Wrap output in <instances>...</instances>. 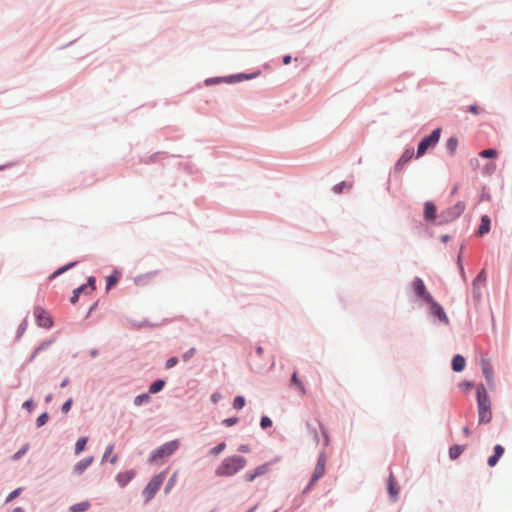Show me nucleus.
<instances>
[{
	"label": "nucleus",
	"mask_w": 512,
	"mask_h": 512,
	"mask_svg": "<svg viewBox=\"0 0 512 512\" xmlns=\"http://www.w3.org/2000/svg\"><path fill=\"white\" fill-rule=\"evenodd\" d=\"M463 434H464L465 436H469V435H470V429H469L468 427H464V428H463Z\"/></svg>",
	"instance_id": "55"
},
{
	"label": "nucleus",
	"mask_w": 512,
	"mask_h": 512,
	"mask_svg": "<svg viewBox=\"0 0 512 512\" xmlns=\"http://www.w3.org/2000/svg\"><path fill=\"white\" fill-rule=\"evenodd\" d=\"M90 507L89 502L84 501L70 507V512H85Z\"/></svg>",
	"instance_id": "22"
},
{
	"label": "nucleus",
	"mask_w": 512,
	"mask_h": 512,
	"mask_svg": "<svg viewBox=\"0 0 512 512\" xmlns=\"http://www.w3.org/2000/svg\"><path fill=\"white\" fill-rule=\"evenodd\" d=\"M225 448H226V444L224 442L220 443L210 450V454L217 456L218 454L222 453Z\"/></svg>",
	"instance_id": "32"
},
{
	"label": "nucleus",
	"mask_w": 512,
	"mask_h": 512,
	"mask_svg": "<svg viewBox=\"0 0 512 512\" xmlns=\"http://www.w3.org/2000/svg\"><path fill=\"white\" fill-rule=\"evenodd\" d=\"M413 154L414 152L411 149L404 151V153L401 155L400 159L397 162V166H403L406 163H408L412 159Z\"/></svg>",
	"instance_id": "21"
},
{
	"label": "nucleus",
	"mask_w": 512,
	"mask_h": 512,
	"mask_svg": "<svg viewBox=\"0 0 512 512\" xmlns=\"http://www.w3.org/2000/svg\"><path fill=\"white\" fill-rule=\"evenodd\" d=\"M325 466H326V457L324 455H320L316 466L314 468V472L311 478V481L306 488V490L310 489L325 473Z\"/></svg>",
	"instance_id": "7"
},
{
	"label": "nucleus",
	"mask_w": 512,
	"mask_h": 512,
	"mask_svg": "<svg viewBox=\"0 0 512 512\" xmlns=\"http://www.w3.org/2000/svg\"><path fill=\"white\" fill-rule=\"evenodd\" d=\"M465 367V359L463 356L457 354L452 359V369L455 372H461Z\"/></svg>",
	"instance_id": "17"
},
{
	"label": "nucleus",
	"mask_w": 512,
	"mask_h": 512,
	"mask_svg": "<svg viewBox=\"0 0 512 512\" xmlns=\"http://www.w3.org/2000/svg\"><path fill=\"white\" fill-rule=\"evenodd\" d=\"M238 422V419L236 417H231L223 420V424L230 427L235 425Z\"/></svg>",
	"instance_id": "39"
},
{
	"label": "nucleus",
	"mask_w": 512,
	"mask_h": 512,
	"mask_svg": "<svg viewBox=\"0 0 512 512\" xmlns=\"http://www.w3.org/2000/svg\"><path fill=\"white\" fill-rule=\"evenodd\" d=\"M118 279H119L118 273H114V274L108 276L106 289L109 290L110 288H112L118 282Z\"/></svg>",
	"instance_id": "27"
},
{
	"label": "nucleus",
	"mask_w": 512,
	"mask_h": 512,
	"mask_svg": "<svg viewBox=\"0 0 512 512\" xmlns=\"http://www.w3.org/2000/svg\"><path fill=\"white\" fill-rule=\"evenodd\" d=\"M469 111L473 114H478L479 113V108L476 106V105H471L469 107Z\"/></svg>",
	"instance_id": "50"
},
{
	"label": "nucleus",
	"mask_w": 512,
	"mask_h": 512,
	"mask_svg": "<svg viewBox=\"0 0 512 512\" xmlns=\"http://www.w3.org/2000/svg\"><path fill=\"white\" fill-rule=\"evenodd\" d=\"M485 278H486V275H485V271L482 270L478 276L476 277V279L474 280V285H476L477 283H480V282H484L485 281Z\"/></svg>",
	"instance_id": "41"
},
{
	"label": "nucleus",
	"mask_w": 512,
	"mask_h": 512,
	"mask_svg": "<svg viewBox=\"0 0 512 512\" xmlns=\"http://www.w3.org/2000/svg\"><path fill=\"white\" fill-rule=\"evenodd\" d=\"M440 135L441 129L437 128L430 135L424 137L418 145L417 157L423 156L429 148L434 147L438 143Z\"/></svg>",
	"instance_id": "5"
},
{
	"label": "nucleus",
	"mask_w": 512,
	"mask_h": 512,
	"mask_svg": "<svg viewBox=\"0 0 512 512\" xmlns=\"http://www.w3.org/2000/svg\"><path fill=\"white\" fill-rule=\"evenodd\" d=\"M165 479V472H161L152 477L150 482L143 490V496L145 498V502H149L157 493V491L162 486Z\"/></svg>",
	"instance_id": "4"
},
{
	"label": "nucleus",
	"mask_w": 512,
	"mask_h": 512,
	"mask_svg": "<svg viewBox=\"0 0 512 512\" xmlns=\"http://www.w3.org/2000/svg\"><path fill=\"white\" fill-rule=\"evenodd\" d=\"M387 488L390 497L396 499L399 494V486L392 472L390 473L388 478Z\"/></svg>",
	"instance_id": "11"
},
{
	"label": "nucleus",
	"mask_w": 512,
	"mask_h": 512,
	"mask_svg": "<svg viewBox=\"0 0 512 512\" xmlns=\"http://www.w3.org/2000/svg\"><path fill=\"white\" fill-rule=\"evenodd\" d=\"M503 454H504V448L499 444L496 445L494 447V454L488 458V465L490 467L495 466Z\"/></svg>",
	"instance_id": "14"
},
{
	"label": "nucleus",
	"mask_w": 512,
	"mask_h": 512,
	"mask_svg": "<svg viewBox=\"0 0 512 512\" xmlns=\"http://www.w3.org/2000/svg\"><path fill=\"white\" fill-rule=\"evenodd\" d=\"M113 449H114L113 445L107 446V448H106V450L104 452V455H103V460L107 459L112 454Z\"/></svg>",
	"instance_id": "45"
},
{
	"label": "nucleus",
	"mask_w": 512,
	"mask_h": 512,
	"mask_svg": "<svg viewBox=\"0 0 512 512\" xmlns=\"http://www.w3.org/2000/svg\"><path fill=\"white\" fill-rule=\"evenodd\" d=\"M322 433H323V436L325 438V444L328 445L329 443V437H328V434H327V431L322 429Z\"/></svg>",
	"instance_id": "54"
},
{
	"label": "nucleus",
	"mask_w": 512,
	"mask_h": 512,
	"mask_svg": "<svg viewBox=\"0 0 512 512\" xmlns=\"http://www.w3.org/2000/svg\"><path fill=\"white\" fill-rule=\"evenodd\" d=\"M424 217L428 221H432L436 217V207L432 202H426L424 206Z\"/></svg>",
	"instance_id": "16"
},
{
	"label": "nucleus",
	"mask_w": 512,
	"mask_h": 512,
	"mask_svg": "<svg viewBox=\"0 0 512 512\" xmlns=\"http://www.w3.org/2000/svg\"><path fill=\"white\" fill-rule=\"evenodd\" d=\"M464 449H465V446H461V445L451 446L450 449H449V456H450V458L452 460L457 459L462 454Z\"/></svg>",
	"instance_id": "20"
},
{
	"label": "nucleus",
	"mask_w": 512,
	"mask_h": 512,
	"mask_svg": "<svg viewBox=\"0 0 512 512\" xmlns=\"http://www.w3.org/2000/svg\"><path fill=\"white\" fill-rule=\"evenodd\" d=\"M245 406V398L243 396L235 397L233 401V407L237 410L242 409Z\"/></svg>",
	"instance_id": "29"
},
{
	"label": "nucleus",
	"mask_w": 512,
	"mask_h": 512,
	"mask_svg": "<svg viewBox=\"0 0 512 512\" xmlns=\"http://www.w3.org/2000/svg\"><path fill=\"white\" fill-rule=\"evenodd\" d=\"M290 62H291V56H289V55L284 56L283 63L285 65H288Z\"/></svg>",
	"instance_id": "53"
},
{
	"label": "nucleus",
	"mask_w": 512,
	"mask_h": 512,
	"mask_svg": "<svg viewBox=\"0 0 512 512\" xmlns=\"http://www.w3.org/2000/svg\"><path fill=\"white\" fill-rule=\"evenodd\" d=\"M180 446V442L178 440H172L155 449L150 457V463H159L163 458L169 457L172 455Z\"/></svg>",
	"instance_id": "3"
},
{
	"label": "nucleus",
	"mask_w": 512,
	"mask_h": 512,
	"mask_svg": "<svg viewBox=\"0 0 512 512\" xmlns=\"http://www.w3.org/2000/svg\"><path fill=\"white\" fill-rule=\"evenodd\" d=\"M262 352H263V349H262L261 347H258V348H257V353H258V354H261Z\"/></svg>",
	"instance_id": "60"
},
{
	"label": "nucleus",
	"mask_w": 512,
	"mask_h": 512,
	"mask_svg": "<svg viewBox=\"0 0 512 512\" xmlns=\"http://www.w3.org/2000/svg\"><path fill=\"white\" fill-rule=\"evenodd\" d=\"M32 406H33V401L32 400H27L22 405V407L24 409H27V410H31Z\"/></svg>",
	"instance_id": "47"
},
{
	"label": "nucleus",
	"mask_w": 512,
	"mask_h": 512,
	"mask_svg": "<svg viewBox=\"0 0 512 512\" xmlns=\"http://www.w3.org/2000/svg\"><path fill=\"white\" fill-rule=\"evenodd\" d=\"M22 491V488H17L15 490H13L6 498V502H11L13 499H15L16 497H18L20 495Z\"/></svg>",
	"instance_id": "35"
},
{
	"label": "nucleus",
	"mask_w": 512,
	"mask_h": 512,
	"mask_svg": "<svg viewBox=\"0 0 512 512\" xmlns=\"http://www.w3.org/2000/svg\"><path fill=\"white\" fill-rule=\"evenodd\" d=\"M481 367H482L483 374L486 378V381L490 385L493 382V368H492L490 362L485 359H482Z\"/></svg>",
	"instance_id": "12"
},
{
	"label": "nucleus",
	"mask_w": 512,
	"mask_h": 512,
	"mask_svg": "<svg viewBox=\"0 0 512 512\" xmlns=\"http://www.w3.org/2000/svg\"><path fill=\"white\" fill-rule=\"evenodd\" d=\"M76 264V262H72L70 264H67L61 268H59L58 270H56L51 276L50 278L53 279L59 275H61L62 273H64L65 271L69 270L70 268H72L74 265Z\"/></svg>",
	"instance_id": "28"
},
{
	"label": "nucleus",
	"mask_w": 512,
	"mask_h": 512,
	"mask_svg": "<svg viewBox=\"0 0 512 512\" xmlns=\"http://www.w3.org/2000/svg\"><path fill=\"white\" fill-rule=\"evenodd\" d=\"M220 399H221V394L220 393H214L211 396V400H212L213 403H217Z\"/></svg>",
	"instance_id": "48"
},
{
	"label": "nucleus",
	"mask_w": 512,
	"mask_h": 512,
	"mask_svg": "<svg viewBox=\"0 0 512 512\" xmlns=\"http://www.w3.org/2000/svg\"><path fill=\"white\" fill-rule=\"evenodd\" d=\"M150 396L149 394H141L135 397L134 404L136 406H140L142 403L149 401Z\"/></svg>",
	"instance_id": "31"
},
{
	"label": "nucleus",
	"mask_w": 512,
	"mask_h": 512,
	"mask_svg": "<svg viewBox=\"0 0 512 512\" xmlns=\"http://www.w3.org/2000/svg\"><path fill=\"white\" fill-rule=\"evenodd\" d=\"M47 345H48L47 343H43L39 347H37L31 356V360H33L36 357V355L39 353V351L45 349Z\"/></svg>",
	"instance_id": "44"
},
{
	"label": "nucleus",
	"mask_w": 512,
	"mask_h": 512,
	"mask_svg": "<svg viewBox=\"0 0 512 512\" xmlns=\"http://www.w3.org/2000/svg\"><path fill=\"white\" fill-rule=\"evenodd\" d=\"M458 146V140L457 138L455 137H450L448 140H447V143H446V147H447V150L449 151V153L451 155H454L455 151H456V148Z\"/></svg>",
	"instance_id": "23"
},
{
	"label": "nucleus",
	"mask_w": 512,
	"mask_h": 512,
	"mask_svg": "<svg viewBox=\"0 0 512 512\" xmlns=\"http://www.w3.org/2000/svg\"><path fill=\"white\" fill-rule=\"evenodd\" d=\"M479 423H489L492 418L490 400L483 384L477 386Z\"/></svg>",
	"instance_id": "2"
},
{
	"label": "nucleus",
	"mask_w": 512,
	"mask_h": 512,
	"mask_svg": "<svg viewBox=\"0 0 512 512\" xmlns=\"http://www.w3.org/2000/svg\"><path fill=\"white\" fill-rule=\"evenodd\" d=\"M165 385V381L163 380H157L153 382L149 387V393H157L163 389Z\"/></svg>",
	"instance_id": "24"
},
{
	"label": "nucleus",
	"mask_w": 512,
	"mask_h": 512,
	"mask_svg": "<svg viewBox=\"0 0 512 512\" xmlns=\"http://www.w3.org/2000/svg\"><path fill=\"white\" fill-rule=\"evenodd\" d=\"M177 474H178V472L175 471L173 473V475L170 477V479H169V481H168V483H167V485L165 487V492L166 493L169 492L174 487V485L176 484Z\"/></svg>",
	"instance_id": "30"
},
{
	"label": "nucleus",
	"mask_w": 512,
	"mask_h": 512,
	"mask_svg": "<svg viewBox=\"0 0 512 512\" xmlns=\"http://www.w3.org/2000/svg\"><path fill=\"white\" fill-rule=\"evenodd\" d=\"M93 462V457L82 459L75 464L73 470L76 474H82Z\"/></svg>",
	"instance_id": "15"
},
{
	"label": "nucleus",
	"mask_w": 512,
	"mask_h": 512,
	"mask_svg": "<svg viewBox=\"0 0 512 512\" xmlns=\"http://www.w3.org/2000/svg\"><path fill=\"white\" fill-rule=\"evenodd\" d=\"M68 384V379H64L61 383V387H65Z\"/></svg>",
	"instance_id": "57"
},
{
	"label": "nucleus",
	"mask_w": 512,
	"mask_h": 512,
	"mask_svg": "<svg viewBox=\"0 0 512 512\" xmlns=\"http://www.w3.org/2000/svg\"><path fill=\"white\" fill-rule=\"evenodd\" d=\"M247 464L244 457L233 455L225 458L216 468L215 473L219 477L232 476L242 470Z\"/></svg>",
	"instance_id": "1"
},
{
	"label": "nucleus",
	"mask_w": 512,
	"mask_h": 512,
	"mask_svg": "<svg viewBox=\"0 0 512 512\" xmlns=\"http://www.w3.org/2000/svg\"><path fill=\"white\" fill-rule=\"evenodd\" d=\"M412 285L414 292L418 297L422 298L426 303L432 302L433 298L427 291L424 282L420 278H415Z\"/></svg>",
	"instance_id": "8"
},
{
	"label": "nucleus",
	"mask_w": 512,
	"mask_h": 512,
	"mask_svg": "<svg viewBox=\"0 0 512 512\" xmlns=\"http://www.w3.org/2000/svg\"><path fill=\"white\" fill-rule=\"evenodd\" d=\"M427 304L430 305L431 314L436 316L441 322H443L445 324L449 323V319L439 303H437L436 301H434V299H432V302H428Z\"/></svg>",
	"instance_id": "10"
},
{
	"label": "nucleus",
	"mask_w": 512,
	"mask_h": 512,
	"mask_svg": "<svg viewBox=\"0 0 512 512\" xmlns=\"http://www.w3.org/2000/svg\"><path fill=\"white\" fill-rule=\"evenodd\" d=\"M135 476V472L133 470L121 472L116 476V481L122 487L127 485Z\"/></svg>",
	"instance_id": "13"
},
{
	"label": "nucleus",
	"mask_w": 512,
	"mask_h": 512,
	"mask_svg": "<svg viewBox=\"0 0 512 512\" xmlns=\"http://www.w3.org/2000/svg\"><path fill=\"white\" fill-rule=\"evenodd\" d=\"M249 512H251V511H249Z\"/></svg>",
	"instance_id": "62"
},
{
	"label": "nucleus",
	"mask_w": 512,
	"mask_h": 512,
	"mask_svg": "<svg viewBox=\"0 0 512 512\" xmlns=\"http://www.w3.org/2000/svg\"><path fill=\"white\" fill-rule=\"evenodd\" d=\"M48 414L46 412L42 413L41 415H39V417L37 418V426L38 427H41L43 425H45L48 421Z\"/></svg>",
	"instance_id": "34"
},
{
	"label": "nucleus",
	"mask_w": 512,
	"mask_h": 512,
	"mask_svg": "<svg viewBox=\"0 0 512 512\" xmlns=\"http://www.w3.org/2000/svg\"><path fill=\"white\" fill-rule=\"evenodd\" d=\"M25 328H26V323H23L21 325V332L23 333L25 331Z\"/></svg>",
	"instance_id": "59"
},
{
	"label": "nucleus",
	"mask_w": 512,
	"mask_h": 512,
	"mask_svg": "<svg viewBox=\"0 0 512 512\" xmlns=\"http://www.w3.org/2000/svg\"><path fill=\"white\" fill-rule=\"evenodd\" d=\"M110 462H111L112 464H115V463L117 462V456H116V455H114L113 457H111Z\"/></svg>",
	"instance_id": "56"
},
{
	"label": "nucleus",
	"mask_w": 512,
	"mask_h": 512,
	"mask_svg": "<svg viewBox=\"0 0 512 512\" xmlns=\"http://www.w3.org/2000/svg\"><path fill=\"white\" fill-rule=\"evenodd\" d=\"M465 206L463 203L459 202L455 205L454 209L456 210V215L455 216H459L463 210H464Z\"/></svg>",
	"instance_id": "43"
},
{
	"label": "nucleus",
	"mask_w": 512,
	"mask_h": 512,
	"mask_svg": "<svg viewBox=\"0 0 512 512\" xmlns=\"http://www.w3.org/2000/svg\"><path fill=\"white\" fill-rule=\"evenodd\" d=\"M260 425L263 429H266L268 427H270L272 425V421L269 417L267 416H263L261 418V422H260Z\"/></svg>",
	"instance_id": "36"
},
{
	"label": "nucleus",
	"mask_w": 512,
	"mask_h": 512,
	"mask_svg": "<svg viewBox=\"0 0 512 512\" xmlns=\"http://www.w3.org/2000/svg\"><path fill=\"white\" fill-rule=\"evenodd\" d=\"M196 352L195 348L189 349L187 352L183 354V360L188 361Z\"/></svg>",
	"instance_id": "40"
},
{
	"label": "nucleus",
	"mask_w": 512,
	"mask_h": 512,
	"mask_svg": "<svg viewBox=\"0 0 512 512\" xmlns=\"http://www.w3.org/2000/svg\"><path fill=\"white\" fill-rule=\"evenodd\" d=\"M270 471V464L264 463L258 467H256L253 471H249L244 474L243 478L247 482L254 481L257 477L263 476Z\"/></svg>",
	"instance_id": "9"
},
{
	"label": "nucleus",
	"mask_w": 512,
	"mask_h": 512,
	"mask_svg": "<svg viewBox=\"0 0 512 512\" xmlns=\"http://www.w3.org/2000/svg\"><path fill=\"white\" fill-rule=\"evenodd\" d=\"M13 512H24V510L21 507H17Z\"/></svg>",
	"instance_id": "58"
},
{
	"label": "nucleus",
	"mask_w": 512,
	"mask_h": 512,
	"mask_svg": "<svg viewBox=\"0 0 512 512\" xmlns=\"http://www.w3.org/2000/svg\"><path fill=\"white\" fill-rule=\"evenodd\" d=\"M87 287H90L91 291L95 289V278L93 276L88 278Z\"/></svg>",
	"instance_id": "46"
},
{
	"label": "nucleus",
	"mask_w": 512,
	"mask_h": 512,
	"mask_svg": "<svg viewBox=\"0 0 512 512\" xmlns=\"http://www.w3.org/2000/svg\"><path fill=\"white\" fill-rule=\"evenodd\" d=\"M88 439L86 437L79 438L75 444V453L80 454L86 447Z\"/></svg>",
	"instance_id": "25"
},
{
	"label": "nucleus",
	"mask_w": 512,
	"mask_h": 512,
	"mask_svg": "<svg viewBox=\"0 0 512 512\" xmlns=\"http://www.w3.org/2000/svg\"><path fill=\"white\" fill-rule=\"evenodd\" d=\"M50 400H51V395L46 397V401H50Z\"/></svg>",
	"instance_id": "61"
},
{
	"label": "nucleus",
	"mask_w": 512,
	"mask_h": 512,
	"mask_svg": "<svg viewBox=\"0 0 512 512\" xmlns=\"http://www.w3.org/2000/svg\"><path fill=\"white\" fill-rule=\"evenodd\" d=\"M346 187V183L345 182H341L339 184H336L334 187H333V191L337 194H340L343 192V189Z\"/></svg>",
	"instance_id": "38"
},
{
	"label": "nucleus",
	"mask_w": 512,
	"mask_h": 512,
	"mask_svg": "<svg viewBox=\"0 0 512 512\" xmlns=\"http://www.w3.org/2000/svg\"><path fill=\"white\" fill-rule=\"evenodd\" d=\"M72 406V399H68L63 405H62V412L67 413Z\"/></svg>",
	"instance_id": "42"
},
{
	"label": "nucleus",
	"mask_w": 512,
	"mask_h": 512,
	"mask_svg": "<svg viewBox=\"0 0 512 512\" xmlns=\"http://www.w3.org/2000/svg\"><path fill=\"white\" fill-rule=\"evenodd\" d=\"M177 363H178V358L177 357H171V358H169L166 361L165 366H166L167 369H170V368L174 367Z\"/></svg>",
	"instance_id": "37"
},
{
	"label": "nucleus",
	"mask_w": 512,
	"mask_h": 512,
	"mask_svg": "<svg viewBox=\"0 0 512 512\" xmlns=\"http://www.w3.org/2000/svg\"><path fill=\"white\" fill-rule=\"evenodd\" d=\"M238 451L243 452V453H247V452L250 451V449H249V447L247 445H241V446H239Z\"/></svg>",
	"instance_id": "51"
},
{
	"label": "nucleus",
	"mask_w": 512,
	"mask_h": 512,
	"mask_svg": "<svg viewBox=\"0 0 512 512\" xmlns=\"http://www.w3.org/2000/svg\"><path fill=\"white\" fill-rule=\"evenodd\" d=\"M33 314L35 316L38 326L43 328H50L53 324L51 315L45 311L42 307L37 306L34 308Z\"/></svg>",
	"instance_id": "6"
},
{
	"label": "nucleus",
	"mask_w": 512,
	"mask_h": 512,
	"mask_svg": "<svg viewBox=\"0 0 512 512\" xmlns=\"http://www.w3.org/2000/svg\"><path fill=\"white\" fill-rule=\"evenodd\" d=\"M490 230V219L487 215L482 216L481 224L478 230L479 235H484Z\"/></svg>",
	"instance_id": "19"
},
{
	"label": "nucleus",
	"mask_w": 512,
	"mask_h": 512,
	"mask_svg": "<svg viewBox=\"0 0 512 512\" xmlns=\"http://www.w3.org/2000/svg\"><path fill=\"white\" fill-rule=\"evenodd\" d=\"M291 385L292 386H295L298 391L302 394V395H305L306 394V389H305V386L303 385V383L298 379V375H297V372L295 371L292 376H291Z\"/></svg>",
	"instance_id": "18"
},
{
	"label": "nucleus",
	"mask_w": 512,
	"mask_h": 512,
	"mask_svg": "<svg viewBox=\"0 0 512 512\" xmlns=\"http://www.w3.org/2000/svg\"><path fill=\"white\" fill-rule=\"evenodd\" d=\"M29 449V445L28 444H25L19 451H17L14 455H13V460H18L20 459L23 455L26 454V452L28 451Z\"/></svg>",
	"instance_id": "33"
},
{
	"label": "nucleus",
	"mask_w": 512,
	"mask_h": 512,
	"mask_svg": "<svg viewBox=\"0 0 512 512\" xmlns=\"http://www.w3.org/2000/svg\"><path fill=\"white\" fill-rule=\"evenodd\" d=\"M87 289V285H82L80 287H78L77 289H75L74 291H76L77 293H82L84 292L85 290Z\"/></svg>",
	"instance_id": "52"
},
{
	"label": "nucleus",
	"mask_w": 512,
	"mask_h": 512,
	"mask_svg": "<svg viewBox=\"0 0 512 512\" xmlns=\"http://www.w3.org/2000/svg\"><path fill=\"white\" fill-rule=\"evenodd\" d=\"M479 155L483 158H496L498 151L496 149H486L481 151Z\"/></svg>",
	"instance_id": "26"
},
{
	"label": "nucleus",
	"mask_w": 512,
	"mask_h": 512,
	"mask_svg": "<svg viewBox=\"0 0 512 512\" xmlns=\"http://www.w3.org/2000/svg\"><path fill=\"white\" fill-rule=\"evenodd\" d=\"M79 295L80 294L77 293L76 291L73 292V296L71 297V300H70L72 304H75L77 302Z\"/></svg>",
	"instance_id": "49"
}]
</instances>
